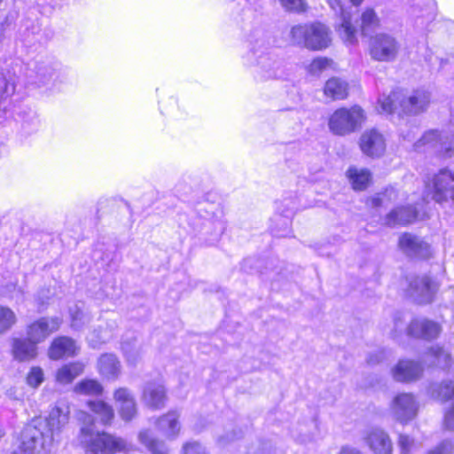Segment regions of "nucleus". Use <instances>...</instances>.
I'll return each instance as SVG.
<instances>
[{"mask_svg": "<svg viewBox=\"0 0 454 454\" xmlns=\"http://www.w3.org/2000/svg\"><path fill=\"white\" fill-rule=\"evenodd\" d=\"M360 149L371 158H380L386 152V139L375 129L365 130L359 139Z\"/></svg>", "mask_w": 454, "mask_h": 454, "instance_id": "15", "label": "nucleus"}, {"mask_svg": "<svg viewBox=\"0 0 454 454\" xmlns=\"http://www.w3.org/2000/svg\"><path fill=\"white\" fill-rule=\"evenodd\" d=\"M43 380V372L39 367L31 368L27 377V382L33 387H37Z\"/></svg>", "mask_w": 454, "mask_h": 454, "instance_id": "48", "label": "nucleus"}, {"mask_svg": "<svg viewBox=\"0 0 454 454\" xmlns=\"http://www.w3.org/2000/svg\"><path fill=\"white\" fill-rule=\"evenodd\" d=\"M15 323V313L8 307L0 306V333L7 332Z\"/></svg>", "mask_w": 454, "mask_h": 454, "instance_id": "44", "label": "nucleus"}, {"mask_svg": "<svg viewBox=\"0 0 454 454\" xmlns=\"http://www.w3.org/2000/svg\"><path fill=\"white\" fill-rule=\"evenodd\" d=\"M275 449H273L272 440H266L262 442L260 452L262 454H273L275 453Z\"/></svg>", "mask_w": 454, "mask_h": 454, "instance_id": "54", "label": "nucleus"}, {"mask_svg": "<svg viewBox=\"0 0 454 454\" xmlns=\"http://www.w3.org/2000/svg\"><path fill=\"white\" fill-rule=\"evenodd\" d=\"M453 450V442L451 440H443L434 450L428 451L427 454H450Z\"/></svg>", "mask_w": 454, "mask_h": 454, "instance_id": "52", "label": "nucleus"}, {"mask_svg": "<svg viewBox=\"0 0 454 454\" xmlns=\"http://www.w3.org/2000/svg\"><path fill=\"white\" fill-rule=\"evenodd\" d=\"M114 398L118 403L121 418L125 421L132 420L137 415L136 401L126 387H120L114 391Z\"/></svg>", "mask_w": 454, "mask_h": 454, "instance_id": "22", "label": "nucleus"}, {"mask_svg": "<svg viewBox=\"0 0 454 454\" xmlns=\"http://www.w3.org/2000/svg\"><path fill=\"white\" fill-rule=\"evenodd\" d=\"M350 2L354 4V5H359L363 0H350Z\"/></svg>", "mask_w": 454, "mask_h": 454, "instance_id": "60", "label": "nucleus"}, {"mask_svg": "<svg viewBox=\"0 0 454 454\" xmlns=\"http://www.w3.org/2000/svg\"><path fill=\"white\" fill-rule=\"evenodd\" d=\"M382 358V353L381 352H376L373 354H370L367 358V363L369 364H375L380 362Z\"/></svg>", "mask_w": 454, "mask_h": 454, "instance_id": "55", "label": "nucleus"}, {"mask_svg": "<svg viewBox=\"0 0 454 454\" xmlns=\"http://www.w3.org/2000/svg\"><path fill=\"white\" fill-rule=\"evenodd\" d=\"M74 392L87 395H99L102 394L103 386L93 379H86L78 382L74 388Z\"/></svg>", "mask_w": 454, "mask_h": 454, "instance_id": "39", "label": "nucleus"}, {"mask_svg": "<svg viewBox=\"0 0 454 454\" xmlns=\"http://www.w3.org/2000/svg\"><path fill=\"white\" fill-rule=\"evenodd\" d=\"M284 203L286 208L284 209L279 215L276 216V220L281 223L283 229L273 228L271 231L275 237H286L288 235L290 232L289 226L291 224V217L294 215L295 210L298 209L294 203L291 201L285 200Z\"/></svg>", "mask_w": 454, "mask_h": 454, "instance_id": "29", "label": "nucleus"}, {"mask_svg": "<svg viewBox=\"0 0 454 454\" xmlns=\"http://www.w3.org/2000/svg\"><path fill=\"white\" fill-rule=\"evenodd\" d=\"M121 350L129 365H136L140 358V349L136 338L125 337L121 341Z\"/></svg>", "mask_w": 454, "mask_h": 454, "instance_id": "37", "label": "nucleus"}, {"mask_svg": "<svg viewBox=\"0 0 454 454\" xmlns=\"http://www.w3.org/2000/svg\"><path fill=\"white\" fill-rule=\"evenodd\" d=\"M399 247L410 258L426 259L430 255V247L421 238L405 232L399 238Z\"/></svg>", "mask_w": 454, "mask_h": 454, "instance_id": "16", "label": "nucleus"}, {"mask_svg": "<svg viewBox=\"0 0 454 454\" xmlns=\"http://www.w3.org/2000/svg\"><path fill=\"white\" fill-rule=\"evenodd\" d=\"M441 332V326L434 321L426 318H415L407 327V333L410 336L433 340L438 337Z\"/></svg>", "mask_w": 454, "mask_h": 454, "instance_id": "20", "label": "nucleus"}, {"mask_svg": "<svg viewBox=\"0 0 454 454\" xmlns=\"http://www.w3.org/2000/svg\"><path fill=\"white\" fill-rule=\"evenodd\" d=\"M88 406L98 416L102 424H111L114 417V411L111 405L104 401H90Z\"/></svg>", "mask_w": 454, "mask_h": 454, "instance_id": "34", "label": "nucleus"}, {"mask_svg": "<svg viewBox=\"0 0 454 454\" xmlns=\"http://www.w3.org/2000/svg\"><path fill=\"white\" fill-rule=\"evenodd\" d=\"M401 47V43L388 33H378L371 37L369 43V51L372 59L380 62L395 61Z\"/></svg>", "mask_w": 454, "mask_h": 454, "instance_id": "10", "label": "nucleus"}, {"mask_svg": "<svg viewBox=\"0 0 454 454\" xmlns=\"http://www.w3.org/2000/svg\"><path fill=\"white\" fill-rule=\"evenodd\" d=\"M429 354L434 358L437 366L445 370L450 366L451 357L448 352L439 346H433L429 349Z\"/></svg>", "mask_w": 454, "mask_h": 454, "instance_id": "43", "label": "nucleus"}, {"mask_svg": "<svg viewBox=\"0 0 454 454\" xmlns=\"http://www.w3.org/2000/svg\"><path fill=\"white\" fill-rule=\"evenodd\" d=\"M398 192L394 187L386 188L384 192L377 193L369 200L372 207H387L395 201Z\"/></svg>", "mask_w": 454, "mask_h": 454, "instance_id": "40", "label": "nucleus"}, {"mask_svg": "<svg viewBox=\"0 0 454 454\" xmlns=\"http://www.w3.org/2000/svg\"><path fill=\"white\" fill-rule=\"evenodd\" d=\"M423 372V366L420 363L402 359L392 369V375L395 380L399 382H409L418 380Z\"/></svg>", "mask_w": 454, "mask_h": 454, "instance_id": "21", "label": "nucleus"}, {"mask_svg": "<svg viewBox=\"0 0 454 454\" xmlns=\"http://www.w3.org/2000/svg\"><path fill=\"white\" fill-rule=\"evenodd\" d=\"M183 218H184L185 220H187V216L184 215H181L180 217H179V221L181 222L180 224L182 225L183 224Z\"/></svg>", "mask_w": 454, "mask_h": 454, "instance_id": "61", "label": "nucleus"}, {"mask_svg": "<svg viewBox=\"0 0 454 454\" xmlns=\"http://www.w3.org/2000/svg\"><path fill=\"white\" fill-rule=\"evenodd\" d=\"M415 445L414 439L408 434H400L398 439V446L401 454H409Z\"/></svg>", "mask_w": 454, "mask_h": 454, "instance_id": "49", "label": "nucleus"}, {"mask_svg": "<svg viewBox=\"0 0 454 454\" xmlns=\"http://www.w3.org/2000/svg\"><path fill=\"white\" fill-rule=\"evenodd\" d=\"M425 59L433 69L437 68L439 71L444 70L445 67L449 65L448 59L437 56L427 55Z\"/></svg>", "mask_w": 454, "mask_h": 454, "instance_id": "51", "label": "nucleus"}, {"mask_svg": "<svg viewBox=\"0 0 454 454\" xmlns=\"http://www.w3.org/2000/svg\"><path fill=\"white\" fill-rule=\"evenodd\" d=\"M430 92L424 89H418L409 96L404 95L402 90H393L390 94H382L378 98L380 111L391 114L400 112L405 114L417 115L425 112L430 104Z\"/></svg>", "mask_w": 454, "mask_h": 454, "instance_id": "4", "label": "nucleus"}, {"mask_svg": "<svg viewBox=\"0 0 454 454\" xmlns=\"http://www.w3.org/2000/svg\"><path fill=\"white\" fill-rule=\"evenodd\" d=\"M440 287L439 282L428 275L416 276L409 281V294L419 304L434 301Z\"/></svg>", "mask_w": 454, "mask_h": 454, "instance_id": "12", "label": "nucleus"}, {"mask_svg": "<svg viewBox=\"0 0 454 454\" xmlns=\"http://www.w3.org/2000/svg\"><path fill=\"white\" fill-rule=\"evenodd\" d=\"M197 216L188 226L196 232L200 243L206 247L216 245L227 227L224 212L220 204L200 202Z\"/></svg>", "mask_w": 454, "mask_h": 454, "instance_id": "2", "label": "nucleus"}, {"mask_svg": "<svg viewBox=\"0 0 454 454\" xmlns=\"http://www.w3.org/2000/svg\"><path fill=\"white\" fill-rule=\"evenodd\" d=\"M179 417L180 413L177 411H170L156 419V428L167 439L174 440L178 436L181 429Z\"/></svg>", "mask_w": 454, "mask_h": 454, "instance_id": "23", "label": "nucleus"}, {"mask_svg": "<svg viewBox=\"0 0 454 454\" xmlns=\"http://www.w3.org/2000/svg\"><path fill=\"white\" fill-rule=\"evenodd\" d=\"M68 419V406L58 403L51 409L45 421L33 420L24 427L21 433L20 450L12 454H43L48 451Z\"/></svg>", "mask_w": 454, "mask_h": 454, "instance_id": "1", "label": "nucleus"}, {"mask_svg": "<svg viewBox=\"0 0 454 454\" xmlns=\"http://www.w3.org/2000/svg\"><path fill=\"white\" fill-rule=\"evenodd\" d=\"M18 77L13 70L3 71L0 76V98H7L14 93Z\"/></svg>", "mask_w": 454, "mask_h": 454, "instance_id": "38", "label": "nucleus"}, {"mask_svg": "<svg viewBox=\"0 0 454 454\" xmlns=\"http://www.w3.org/2000/svg\"><path fill=\"white\" fill-rule=\"evenodd\" d=\"M99 341H100V342H105V341H106V340H105V339L100 338Z\"/></svg>", "mask_w": 454, "mask_h": 454, "instance_id": "63", "label": "nucleus"}, {"mask_svg": "<svg viewBox=\"0 0 454 454\" xmlns=\"http://www.w3.org/2000/svg\"><path fill=\"white\" fill-rule=\"evenodd\" d=\"M2 38H3V28L0 26V42L2 41Z\"/></svg>", "mask_w": 454, "mask_h": 454, "instance_id": "62", "label": "nucleus"}, {"mask_svg": "<svg viewBox=\"0 0 454 454\" xmlns=\"http://www.w3.org/2000/svg\"><path fill=\"white\" fill-rule=\"evenodd\" d=\"M249 262H250V260H246L245 264L248 263Z\"/></svg>", "mask_w": 454, "mask_h": 454, "instance_id": "64", "label": "nucleus"}, {"mask_svg": "<svg viewBox=\"0 0 454 454\" xmlns=\"http://www.w3.org/2000/svg\"><path fill=\"white\" fill-rule=\"evenodd\" d=\"M418 210L414 206L399 207L391 210L384 218V223L390 227L405 225L413 222L418 216Z\"/></svg>", "mask_w": 454, "mask_h": 454, "instance_id": "24", "label": "nucleus"}, {"mask_svg": "<svg viewBox=\"0 0 454 454\" xmlns=\"http://www.w3.org/2000/svg\"><path fill=\"white\" fill-rule=\"evenodd\" d=\"M367 443L375 454H392L393 444L389 435L380 428H373L366 438Z\"/></svg>", "mask_w": 454, "mask_h": 454, "instance_id": "25", "label": "nucleus"}, {"mask_svg": "<svg viewBox=\"0 0 454 454\" xmlns=\"http://www.w3.org/2000/svg\"><path fill=\"white\" fill-rule=\"evenodd\" d=\"M83 364L80 362L70 363L59 368L56 373V380L60 384H69L82 373Z\"/></svg>", "mask_w": 454, "mask_h": 454, "instance_id": "31", "label": "nucleus"}, {"mask_svg": "<svg viewBox=\"0 0 454 454\" xmlns=\"http://www.w3.org/2000/svg\"><path fill=\"white\" fill-rule=\"evenodd\" d=\"M75 354V343L74 340L67 336L56 338L49 349V356L57 360L63 356H74Z\"/></svg>", "mask_w": 454, "mask_h": 454, "instance_id": "27", "label": "nucleus"}, {"mask_svg": "<svg viewBox=\"0 0 454 454\" xmlns=\"http://www.w3.org/2000/svg\"><path fill=\"white\" fill-rule=\"evenodd\" d=\"M417 129L416 127H414L412 129ZM401 135L403 136V139L411 141L415 138V132L414 130L405 132L403 129H401Z\"/></svg>", "mask_w": 454, "mask_h": 454, "instance_id": "57", "label": "nucleus"}, {"mask_svg": "<svg viewBox=\"0 0 454 454\" xmlns=\"http://www.w3.org/2000/svg\"><path fill=\"white\" fill-rule=\"evenodd\" d=\"M182 454H207V452L199 442H190L184 445Z\"/></svg>", "mask_w": 454, "mask_h": 454, "instance_id": "50", "label": "nucleus"}, {"mask_svg": "<svg viewBox=\"0 0 454 454\" xmlns=\"http://www.w3.org/2000/svg\"><path fill=\"white\" fill-rule=\"evenodd\" d=\"M142 400L153 410L162 409L167 401L166 388L160 381L147 382L143 389Z\"/></svg>", "mask_w": 454, "mask_h": 454, "instance_id": "19", "label": "nucleus"}, {"mask_svg": "<svg viewBox=\"0 0 454 454\" xmlns=\"http://www.w3.org/2000/svg\"><path fill=\"white\" fill-rule=\"evenodd\" d=\"M364 120V111L355 105L335 110L329 118L328 126L333 134L345 136L360 129Z\"/></svg>", "mask_w": 454, "mask_h": 454, "instance_id": "8", "label": "nucleus"}, {"mask_svg": "<svg viewBox=\"0 0 454 454\" xmlns=\"http://www.w3.org/2000/svg\"><path fill=\"white\" fill-rule=\"evenodd\" d=\"M348 83L336 77L329 79L324 88L325 95L331 98L333 100L344 99L348 96Z\"/></svg>", "mask_w": 454, "mask_h": 454, "instance_id": "30", "label": "nucleus"}, {"mask_svg": "<svg viewBox=\"0 0 454 454\" xmlns=\"http://www.w3.org/2000/svg\"><path fill=\"white\" fill-rule=\"evenodd\" d=\"M444 425H445L446 428L454 430V403L445 412V415H444Z\"/></svg>", "mask_w": 454, "mask_h": 454, "instance_id": "53", "label": "nucleus"}, {"mask_svg": "<svg viewBox=\"0 0 454 454\" xmlns=\"http://www.w3.org/2000/svg\"><path fill=\"white\" fill-rule=\"evenodd\" d=\"M419 153H434L450 158L454 151V135L449 131L428 130L413 145Z\"/></svg>", "mask_w": 454, "mask_h": 454, "instance_id": "9", "label": "nucleus"}, {"mask_svg": "<svg viewBox=\"0 0 454 454\" xmlns=\"http://www.w3.org/2000/svg\"><path fill=\"white\" fill-rule=\"evenodd\" d=\"M428 393L432 397L446 402L454 396V382L450 380L441 384L432 383L428 387Z\"/></svg>", "mask_w": 454, "mask_h": 454, "instance_id": "36", "label": "nucleus"}, {"mask_svg": "<svg viewBox=\"0 0 454 454\" xmlns=\"http://www.w3.org/2000/svg\"><path fill=\"white\" fill-rule=\"evenodd\" d=\"M380 26V19L373 9H366L361 15V32L364 35H369Z\"/></svg>", "mask_w": 454, "mask_h": 454, "instance_id": "41", "label": "nucleus"}, {"mask_svg": "<svg viewBox=\"0 0 454 454\" xmlns=\"http://www.w3.org/2000/svg\"><path fill=\"white\" fill-rule=\"evenodd\" d=\"M246 65L254 67L256 79H281L285 76L284 59L270 51L263 38L250 43V49L243 57Z\"/></svg>", "mask_w": 454, "mask_h": 454, "instance_id": "3", "label": "nucleus"}, {"mask_svg": "<svg viewBox=\"0 0 454 454\" xmlns=\"http://www.w3.org/2000/svg\"><path fill=\"white\" fill-rule=\"evenodd\" d=\"M392 411L395 419L405 425L416 417L418 403L411 394H400L393 400Z\"/></svg>", "mask_w": 454, "mask_h": 454, "instance_id": "14", "label": "nucleus"}, {"mask_svg": "<svg viewBox=\"0 0 454 454\" xmlns=\"http://www.w3.org/2000/svg\"><path fill=\"white\" fill-rule=\"evenodd\" d=\"M22 127L29 133L38 129L40 127V119L35 112L29 111L27 117H23Z\"/></svg>", "mask_w": 454, "mask_h": 454, "instance_id": "47", "label": "nucleus"}, {"mask_svg": "<svg viewBox=\"0 0 454 454\" xmlns=\"http://www.w3.org/2000/svg\"><path fill=\"white\" fill-rule=\"evenodd\" d=\"M139 442L145 445L152 454H168V448L162 441L153 437L149 430H143L138 434Z\"/></svg>", "mask_w": 454, "mask_h": 454, "instance_id": "33", "label": "nucleus"}, {"mask_svg": "<svg viewBox=\"0 0 454 454\" xmlns=\"http://www.w3.org/2000/svg\"><path fill=\"white\" fill-rule=\"evenodd\" d=\"M239 436H238V435L236 434V433H232L231 435H230V434H227V435H225V436H221V437L219 438V442H220L221 444H223H223H225L227 442L232 441V440H234L235 438H239Z\"/></svg>", "mask_w": 454, "mask_h": 454, "instance_id": "58", "label": "nucleus"}, {"mask_svg": "<svg viewBox=\"0 0 454 454\" xmlns=\"http://www.w3.org/2000/svg\"><path fill=\"white\" fill-rule=\"evenodd\" d=\"M347 176L353 189L356 191L366 189L371 181V172L366 168L350 167L347 171Z\"/></svg>", "mask_w": 454, "mask_h": 454, "instance_id": "32", "label": "nucleus"}, {"mask_svg": "<svg viewBox=\"0 0 454 454\" xmlns=\"http://www.w3.org/2000/svg\"><path fill=\"white\" fill-rule=\"evenodd\" d=\"M12 352L16 359L20 361L29 360L36 355V344L29 339H14Z\"/></svg>", "mask_w": 454, "mask_h": 454, "instance_id": "28", "label": "nucleus"}, {"mask_svg": "<svg viewBox=\"0 0 454 454\" xmlns=\"http://www.w3.org/2000/svg\"><path fill=\"white\" fill-rule=\"evenodd\" d=\"M338 454H363V453L355 448L344 446L341 448L340 451Z\"/></svg>", "mask_w": 454, "mask_h": 454, "instance_id": "56", "label": "nucleus"}, {"mask_svg": "<svg viewBox=\"0 0 454 454\" xmlns=\"http://www.w3.org/2000/svg\"><path fill=\"white\" fill-rule=\"evenodd\" d=\"M292 43L313 51H320L331 43L329 29L319 23L294 26L290 30Z\"/></svg>", "mask_w": 454, "mask_h": 454, "instance_id": "7", "label": "nucleus"}, {"mask_svg": "<svg viewBox=\"0 0 454 454\" xmlns=\"http://www.w3.org/2000/svg\"><path fill=\"white\" fill-rule=\"evenodd\" d=\"M99 374L107 380H116L121 374V363L114 354H103L98 360Z\"/></svg>", "mask_w": 454, "mask_h": 454, "instance_id": "26", "label": "nucleus"}, {"mask_svg": "<svg viewBox=\"0 0 454 454\" xmlns=\"http://www.w3.org/2000/svg\"><path fill=\"white\" fill-rule=\"evenodd\" d=\"M71 80L70 70L54 60H41L35 64L29 82L45 91H60Z\"/></svg>", "mask_w": 454, "mask_h": 454, "instance_id": "6", "label": "nucleus"}, {"mask_svg": "<svg viewBox=\"0 0 454 454\" xmlns=\"http://www.w3.org/2000/svg\"><path fill=\"white\" fill-rule=\"evenodd\" d=\"M331 60L327 58H317L308 67V72L313 75H318L329 67Z\"/></svg>", "mask_w": 454, "mask_h": 454, "instance_id": "46", "label": "nucleus"}, {"mask_svg": "<svg viewBox=\"0 0 454 454\" xmlns=\"http://www.w3.org/2000/svg\"><path fill=\"white\" fill-rule=\"evenodd\" d=\"M331 8L341 20L339 33L343 40L348 43H356V28L351 22V14L344 7L340 0H327Z\"/></svg>", "mask_w": 454, "mask_h": 454, "instance_id": "18", "label": "nucleus"}, {"mask_svg": "<svg viewBox=\"0 0 454 454\" xmlns=\"http://www.w3.org/2000/svg\"><path fill=\"white\" fill-rule=\"evenodd\" d=\"M299 427V430L291 432V435L295 441L301 443H306L313 440V437L309 431L311 428L317 427V422L314 419L304 424H301Z\"/></svg>", "mask_w": 454, "mask_h": 454, "instance_id": "42", "label": "nucleus"}, {"mask_svg": "<svg viewBox=\"0 0 454 454\" xmlns=\"http://www.w3.org/2000/svg\"><path fill=\"white\" fill-rule=\"evenodd\" d=\"M20 40L27 46L36 43L44 44L53 36V31L50 27L42 28L38 19H25L19 29Z\"/></svg>", "mask_w": 454, "mask_h": 454, "instance_id": "13", "label": "nucleus"}, {"mask_svg": "<svg viewBox=\"0 0 454 454\" xmlns=\"http://www.w3.org/2000/svg\"><path fill=\"white\" fill-rule=\"evenodd\" d=\"M62 320L59 317H41L27 326V333L35 344L44 340L50 334L59 330Z\"/></svg>", "mask_w": 454, "mask_h": 454, "instance_id": "17", "label": "nucleus"}, {"mask_svg": "<svg viewBox=\"0 0 454 454\" xmlns=\"http://www.w3.org/2000/svg\"><path fill=\"white\" fill-rule=\"evenodd\" d=\"M83 309L84 304L82 302L76 303L69 309L71 316V326L74 330H81L91 320L90 314L87 311H84Z\"/></svg>", "mask_w": 454, "mask_h": 454, "instance_id": "35", "label": "nucleus"}, {"mask_svg": "<svg viewBox=\"0 0 454 454\" xmlns=\"http://www.w3.org/2000/svg\"><path fill=\"white\" fill-rule=\"evenodd\" d=\"M281 6L286 12H305L307 4L304 0H278Z\"/></svg>", "mask_w": 454, "mask_h": 454, "instance_id": "45", "label": "nucleus"}, {"mask_svg": "<svg viewBox=\"0 0 454 454\" xmlns=\"http://www.w3.org/2000/svg\"><path fill=\"white\" fill-rule=\"evenodd\" d=\"M79 441L88 454H115L133 449L132 444L121 437L96 431L92 422L81 427Z\"/></svg>", "mask_w": 454, "mask_h": 454, "instance_id": "5", "label": "nucleus"}, {"mask_svg": "<svg viewBox=\"0 0 454 454\" xmlns=\"http://www.w3.org/2000/svg\"><path fill=\"white\" fill-rule=\"evenodd\" d=\"M408 13L416 32L427 34L432 30L435 20V4L433 0H415Z\"/></svg>", "mask_w": 454, "mask_h": 454, "instance_id": "11", "label": "nucleus"}, {"mask_svg": "<svg viewBox=\"0 0 454 454\" xmlns=\"http://www.w3.org/2000/svg\"><path fill=\"white\" fill-rule=\"evenodd\" d=\"M394 323H395V332H396L399 328H401L403 326L401 320L397 317H395Z\"/></svg>", "mask_w": 454, "mask_h": 454, "instance_id": "59", "label": "nucleus"}]
</instances>
